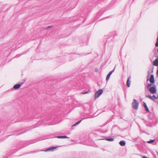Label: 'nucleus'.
I'll list each match as a JSON object with an SVG mask.
<instances>
[{
	"label": "nucleus",
	"instance_id": "c756f323",
	"mask_svg": "<svg viewBox=\"0 0 158 158\" xmlns=\"http://www.w3.org/2000/svg\"><path fill=\"white\" fill-rule=\"evenodd\" d=\"M16 57H19V56H18V55H17Z\"/></svg>",
	"mask_w": 158,
	"mask_h": 158
},
{
	"label": "nucleus",
	"instance_id": "39448f33",
	"mask_svg": "<svg viewBox=\"0 0 158 158\" xmlns=\"http://www.w3.org/2000/svg\"><path fill=\"white\" fill-rule=\"evenodd\" d=\"M57 147H51L48 148L44 150L45 152H48V151H51L52 152L54 151L55 149H56V148H57Z\"/></svg>",
	"mask_w": 158,
	"mask_h": 158
},
{
	"label": "nucleus",
	"instance_id": "393cba45",
	"mask_svg": "<svg viewBox=\"0 0 158 158\" xmlns=\"http://www.w3.org/2000/svg\"><path fill=\"white\" fill-rule=\"evenodd\" d=\"M142 158H148V157L145 156H143Z\"/></svg>",
	"mask_w": 158,
	"mask_h": 158
},
{
	"label": "nucleus",
	"instance_id": "ddd939ff",
	"mask_svg": "<svg viewBox=\"0 0 158 158\" xmlns=\"http://www.w3.org/2000/svg\"><path fill=\"white\" fill-rule=\"evenodd\" d=\"M106 140L109 141H113L114 140V139L112 138H107Z\"/></svg>",
	"mask_w": 158,
	"mask_h": 158
},
{
	"label": "nucleus",
	"instance_id": "b1692460",
	"mask_svg": "<svg viewBox=\"0 0 158 158\" xmlns=\"http://www.w3.org/2000/svg\"><path fill=\"white\" fill-rule=\"evenodd\" d=\"M153 97H154L155 99H157V97L155 95H153Z\"/></svg>",
	"mask_w": 158,
	"mask_h": 158
},
{
	"label": "nucleus",
	"instance_id": "4468645a",
	"mask_svg": "<svg viewBox=\"0 0 158 158\" xmlns=\"http://www.w3.org/2000/svg\"><path fill=\"white\" fill-rule=\"evenodd\" d=\"M146 97L147 98H149L150 99H152V100H153V98L150 95H146Z\"/></svg>",
	"mask_w": 158,
	"mask_h": 158
},
{
	"label": "nucleus",
	"instance_id": "9d476101",
	"mask_svg": "<svg viewBox=\"0 0 158 158\" xmlns=\"http://www.w3.org/2000/svg\"><path fill=\"white\" fill-rule=\"evenodd\" d=\"M119 144L122 146H125L126 144L125 141L123 140L120 141L119 143Z\"/></svg>",
	"mask_w": 158,
	"mask_h": 158
},
{
	"label": "nucleus",
	"instance_id": "2eb2a0df",
	"mask_svg": "<svg viewBox=\"0 0 158 158\" xmlns=\"http://www.w3.org/2000/svg\"><path fill=\"white\" fill-rule=\"evenodd\" d=\"M152 84H148L147 86V88L148 89L150 88V86H151Z\"/></svg>",
	"mask_w": 158,
	"mask_h": 158
},
{
	"label": "nucleus",
	"instance_id": "1a4fd4ad",
	"mask_svg": "<svg viewBox=\"0 0 158 158\" xmlns=\"http://www.w3.org/2000/svg\"><path fill=\"white\" fill-rule=\"evenodd\" d=\"M143 106H144V107L145 108V110L147 111L148 112H149V110L146 104L144 102L143 103Z\"/></svg>",
	"mask_w": 158,
	"mask_h": 158
},
{
	"label": "nucleus",
	"instance_id": "9b49d317",
	"mask_svg": "<svg viewBox=\"0 0 158 158\" xmlns=\"http://www.w3.org/2000/svg\"><path fill=\"white\" fill-rule=\"evenodd\" d=\"M130 77H129L128 78V79L127 81V87H129L130 86V82H131V81H130Z\"/></svg>",
	"mask_w": 158,
	"mask_h": 158
},
{
	"label": "nucleus",
	"instance_id": "f3484780",
	"mask_svg": "<svg viewBox=\"0 0 158 158\" xmlns=\"http://www.w3.org/2000/svg\"><path fill=\"white\" fill-rule=\"evenodd\" d=\"M26 79H23V82H20V86L23 83L26 81Z\"/></svg>",
	"mask_w": 158,
	"mask_h": 158
},
{
	"label": "nucleus",
	"instance_id": "7ed1b4c3",
	"mask_svg": "<svg viewBox=\"0 0 158 158\" xmlns=\"http://www.w3.org/2000/svg\"><path fill=\"white\" fill-rule=\"evenodd\" d=\"M149 91L152 94H154L156 93V89L154 87H151L149 89Z\"/></svg>",
	"mask_w": 158,
	"mask_h": 158
},
{
	"label": "nucleus",
	"instance_id": "f8f14e48",
	"mask_svg": "<svg viewBox=\"0 0 158 158\" xmlns=\"http://www.w3.org/2000/svg\"><path fill=\"white\" fill-rule=\"evenodd\" d=\"M81 120H80L78 121L77 123H76L74 124L72 126V127H73V126H76L79 123H81Z\"/></svg>",
	"mask_w": 158,
	"mask_h": 158
},
{
	"label": "nucleus",
	"instance_id": "a878e982",
	"mask_svg": "<svg viewBox=\"0 0 158 158\" xmlns=\"http://www.w3.org/2000/svg\"><path fill=\"white\" fill-rule=\"evenodd\" d=\"M156 73H157V76H158V68H157V72H156Z\"/></svg>",
	"mask_w": 158,
	"mask_h": 158
},
{
	"label": "nucleus",
	"instance_id": "aec40b11",
	"mask_svg": "<svg viewBox=\"0 0 158 158\" xmlns=\"http://www.w3.org/2000/svg\"><path fill=\"white\" fill-rule=\"evenodd\" d=\"M57 138L59 139H63V136H58L56 137Z\"/></svg>",
	"mask_w": 158,
	"mask_h": 158
},
{
	"label": "nucleus",
	"instance_id": "423d86ee",
	"mask_svg": "<svg viewBox=\"0 0 158 158\" xmlns=\"http://www.w3.org/2000/svg\"><path fill=\"white\" fill-rule=\"evenodd\" d=\"M149 81L151 83H153L154 82V76L153 75H151L149 79Z\"/></svg>",
	"mask_w": 158,
	"mask_h": 158
},
{
	"label": "nucleus",
	"instance_id": "0eeeda50",
	"mask_svg": "<svg viewBox=\"0 0 158 158\" xmlns=\"http://www.w3.org/2000/svg\"><path fill=\"white\" fill-rule=\"evenodd\" d=\"M20 88V83L14 85L13 88L11 89H17Z\"/></svg>",
	"mask_w": 158,
	"mask_h": 158
},
{
	"label": "nucleus",
	"instance_id": "c85d7f7f",
	"mask_svg": "<svg viewBox=\"0 0 158 158\" xmlns=\"http://www.w3.org/2000/svg\"><path fill=\"white\" fill-rule=\"evenodd\" d=\"M17 150H15V151L14 152H16V151H17Z\"/></svg>",
	"mask_w": 158,
	"mask_h": 158
},
{
	"label": "nucleus",
	"instance_id": "412c9836",
	"mask_svg": "<svg viewBox=\"0 0 158 158\" xmlns=\"http://www.w3.org/2000/svg\"><path fill=\"white\" fill-rule=\"evenodd\" d=\"M52 26H48L46 28V29H48L50 28H52Z\"/></svg>",
	"mask_w": 158,
	"mask_h": 158
},
{
	"label": "nucleus",
	"instance_id": "6ab92c4d",
	"mask_svg": "<svg viewBox=\"0 0 158 158\" xmlns=\"http://www.w3.org/2000/svg\"><path fill=\"white\" fill-rule=\"evenodd\" d=\"M155 45L156 47H158V36L157 39V42L156 43Z\"/></svg>",
	"mask_w": 158,
	"mask_h": 158
},
{
	"label": "nucleus",
	"instance_id": "cd10ccee",
	"mask_svg": "<svg viewBox=\"0 0 158 158\" xmlns=\"http://www.w3.org/2000/svg\"><path fill=\"white\" fill-rule=\"evenodd\" d=\"M153 67H152V73L153 72Z\"/></svg>",
	"mask_w": 158,
	"mask_h": 158
},
{
	"label": "nucleus",
	"instance_id": "f03ea898",
	"mask_svg": "<svg viewBox=\"0 0 158 158\" xmlns=\"http://www.w3.org/2000/svg\"><path fill=\"white\" fill-rule=\"evenodd\" d=\"M138 102L136 100L134 99L132 103V107L135 109H137L138 108Z\"/></svg>",
	"mask_w": 158,
	"mask_h": 158
},
{
	"label": "nucleus",
	"instance_id": "7c9ffc66",
	"mask_svg": "<svg viewBox=\"0 0 158 158\" xmlns=\"http://www.w3.org/2000/svg\"><path fill=\"white\" fill-rule=\"evenodd\" d=\"M15 151V150H14V151Z\"/></svg>",
	"mask_w": 158,
	"mask_h": 158
},
{
	"label": "nucleus",
	"instance_id": "a211bd4d",
	"mask_svg": "<svg viewBox=\"0 0 158 158\" xmlns=\"http://www.w3.org/2000/svg\"><path fill=\"white\" fill-rule=\"evenodd\" d=\"M148 75L147 76V81H148V80H149V79L148 78V77H149V74H150V72L149 71H148Z\"/></svg>",
	"mask_w": 158,
	"mask_h": 158
},
{
	"label": "nucleus",
	"instance_id": "bb28decb",
	"mask_svg": "<svg viewBox=\"0 0 158 158\" xmlns=\"http://www.w3.org/2000/svg\"><path fill=\"white\" fill-rule=\"evenodd\" d=\"M98 70V69H95V71L96 72H97Z\"/></svg>",
	"mask_w": 158,
	"mask_h": 158
},
{
	"label": "nucleus",
	"instance_id": "f257e3e1",
	"mask_svg": "<svg viewBox=\"0 0 158 158\" xmlns=\"http://www.w3.org/2000/svg\"><path fill=\"white\" fill-rule=\"evenodd\" d=\"M103 92V90L102 89H99L97 92H96L94 94V98L95 99H96L98 98L99 96L102 94Z\"/></svg>",
	"mask_w": 158,
	"mask_h": 158
},
{
	"label": "nucleus",
	"instance_id": "5701e85b",
	"mask_svg": "<svg viewBox=\"0 0 158 158\" xmlns=\"http://www.w3.org/2000/svg\"><path fill=\"white\" fill-rule=\"evenodd\" d=\"M88 93V92L87 91V92H83L82 93L83 94H87Z\"/></svg>",
	"mask_w": 158,
	"mask_h": 158
},
{
	"label": "nucleus",
	"instance_id": "dca6fc26",
	"mask_svg": "<svg viewBox=\"0 0 158 158\" xmlns=\"http://www.w3.org/2000/svg\"><path fill=\"white\" fill-rule=\"evenodd\" d=\"M154 141V140H150L148 141L147 142L149 143H153Z\"/></svg>",
	"mask_w": 158,
	"mask_h": 158
},
{
	"label": "nucleus",
	"instance_id": "4be33fe9",
	"mask_svg": "<svg viewBox=\"0 0 158 158\" xmlns=\"http://www.w3.org/2000/svg\"><path fill=\"white\" fill-rule=\"evenodd\" d=\"M63 139L65 138H68V137L66 136H63Z\"/></svg>",
	"mask_w": 158,
	"mask_h": 158
},
{
	"label": "nucleus",
	"instance_id": "6e6552de",
	"mask_svg": "<svg viewBox=\"0 0 158 158\" xmlns=\"http://www.w3.org/2000/svg\"><path fill=\"white\" fill-rule=\"evenodd\" d=\"M153 64L156 66H158V58L153 61Z\"/></svg>",
	"mask_w": 158,
	"mask_h": 158
},
{
	"label": "nucleus",
	"instance_id": "20e7f679",
	"mask_svg": "<svg viewBox=\"0 0 158 158\" xmlns=\"http://www.w3.org/2000/svg\"><path fill=\"white\" fill-rule=\"evenodd\" d=\"M114 69H115V68H114V69L112 70L111 71H110L109 73L107 74V75L106 78V81H108V80H109V78H110L111 75L114 71Z\"/></svg>",
	"mask_w": 158,
	"mask_h": 158
}]
</instances>
